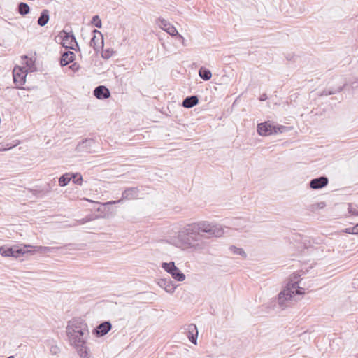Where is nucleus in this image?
<instances>
[{
	"label": "nucleus",
	"mask_w": 358,
	"mask_h": 358,
	"mask_svg": "<svg viewBox=\"0 0 358 358\" xmlns=\"http://www.w3.org/2000/svg\"><path fill=\"white\" fill-rule=\"evenodd\" d=\"M66 336L71 345L73 346L82 358H89L86 342L89 336L87 323L81 318H73L68 322Z\"/></svg>",
	"instance_id": "f257e3e1"
},
{
	"label": "nucleus",
	"mask_w": 358,
	"mask_h": 358,
	"mask_svg": "<svg viewBox=\"0 0 358 358\" xmlns=\"http://www.w3.org/2000/svg\"><path fill=\"white\" fill-rule=\"evenodd\" d=\"M201 237L203 236L196 233L192 224H189L178 231L176 245L182 250L202 252L207 248L208 244L201 239Z\"/></svg>",
	"instance_id": "f03ea898"
},
{
	"label": "nucleus",
	"mask_w": 358,
	"mask_h": 358,
	"mask_svg": "<svg viewBox=\"0 0 358 358\" xmlns=\"http://www.w3.org/2000/svg\"><path fill=\"white\" fill-rule=\"evenodd\" d=\"M300 281L294 275V280L291 279L278 295L277 302L281 309L290 306L295 295H303L305 294V289L299 286Z\"/></svg>",
	"instance_id": "7ed1b4c3"
},
{
	"label": "nucleus",
	"mask_w": 358,
	"mask_h": 358,
	"mask_svg": "<svg viewBox=\"0 0 358 358\" xmlns=\"http://www.w3.org/2000/svg\"><path fill=\"white\" fill-rule=\"evenodd\" d=\"M196 233H206L209 236L220 237L224 234L223 227L219 224H213L206 221L192 223Z\"/></svg>",
	"instance_id": "20e7f679"
},
{
	"label": "nucleus",
	"mask_w": 358,
	"mask_h": 358,
	"mask_svg": "<svg viewBox=\"0 0 358 358\" xmlns=\"http://www.w3.org/2000/svg\"><path fill=\"white\" fill-rule=\"evenodd\" d=\"M287 131L285 126H275L270 122H264L257 125V132L260 136H266L278 133H283Z\"/></svg>",
	"instance_id": "39448f33"
},
{
	"label": "nucleus",
	"mask_w": 358,
	"mask_h": 358,
	"mask_svg": "<svg viewBox=\"0 0 358 358\" xmlns=\"http://www.w3.org/2000/svg\"><path fill=\"white\" fill-rule=\"evenodd\" d=\"M161 266L166 272L169 273L174 280L179 282L185 280V275L181 272L173 262L169 263L163 262Z\"/></svg>",
	"instance_id": "423d86ee"
},
{
	"label": "nucleus",
	"mask_w": 358,
	"mask_h": 358,
	"mask_svg": "<svg viewBox=\"0 0 358 358\" xmlns=\"http://www.w3.org/2000/svg\"><path fill=\"white\" fill-rule=\"evenodd\" d=\"M140 190L138 187H127L122 194V199L117 201H111L106 204H115L119 203L122 200H132L138 199L139 198Z\"/></svg>",
	"instance_id": "0eeeda50"
},
{
	"label": "nucleus",
	"mask_w": 358,
	"mask_h": 358,
	"mask_svg": "<svg viewBox=\"0 0 358 358\" xmlns=\"http://www.w3.org/2000/svg\"><path fill=\"white\" fill-rule=\"evenodd\" d=\"M157 22L159 23V26L160 28L166 31L169 34L172 36H177L178 38L184 41V38L178 34L176 27L170 24L167 20L162 17H159Z\"/></svg>",
	"instance_id": "6e6552de"
},
{
	"label": "nucleus",
	"mask_w": 358,
	"mask_h": 358,
	"mask_svg": "<svg viewBox=\"0 0 358 358\" xmlns=\"http://www.w3.org/2000/svg\"><path fill=\"white\" fill-rule=\"evenodd\" d=\"M62 36V45L66 48V49H71L74 50H77L76 48H78V44L76 41L75 36L72 33H68L63 31Z\"/></svg>",
	"instance_id": "1a4fd4ad"
},
{
	"label": "nucleus",
	"mask_w": 358,
	"mask_h": 358,
	"mask_svg": "<svg viewBox=\"0 0 358 358\" xmlns=\"http://www.w3.org/2000/svg\"><path fill=\"white\" fill-rule=\"evenodd\" d=\"M13 76L16 87L22 89L21 86L26 82L27 71H23L22 68H15Z\"/></svg>",
	"instance_id": "9d476101"
},
{
	"label": "nucleus",
	"mask_w": 358,
	"mask_h": 358,
	"mask_svg": "<svg viewBox=\"0 0 358 358\" xmlns=\"http://www.w3.org/2000/svg\"><path fill=\"white\" fill-rule=\"evenodd\" d=\"M92 33L93 37L91 38L90 45L94 48L95 51L103 46V36L101 31L94 29Z\"/></svg>",
	"instance_id": "9b49d317"
},
{
	"label": "nucleus",
	"mask_w": 358,
	"mask_h": 358,
	"mask_svg": "<svg viewBox=\"0 0 358 358\" xmlns=\"http://www.w3.org/2000/svg\"><path fill=\"white\" fill-rule=\"evenodd\" d=\"M112 328V324L108 321H105L99 324L93 331V334L98 337L103 336L109 332Z\"/></svg>",
	"instance_id": "f8f14e48"
},
{
	"label": "nucleus",
	"mask_w": 358,
	"mask_h": 358,
	"mask_svg": "<svg viewBox=\"0 0 358 358\" xmlns=\"http://www.w3.org/2000/svg\"><path fill=\"white\" fill-rule=\"evenodd\" d=\"M329 180L326 176H320L317 178L312 179L309 183V186L313 189H319L324 187L328 185Z\"/></svg>",
	"instance_id": "ddd939ff"
},
{
	"label": "nucleus",
	"mask_w": 358,
	"mask_h": 358,
	"mask_svg": "<svg viewBox=\"0 0 358 358\" xmlns=\"http://www.w3.org/2000/svg\"><path fill=\"white\" fill-rule=\"evenodd\" d=\"M158 285L160 287L164 289L166 292L171 294L174 292L177 287L169 278L160 279Z\"/></svg>",
	"instance_id": "4468645a"
},
{
	"label": "nucleus",
	"mask_w": 358,
	"mask_h": 358,
	"mask_svg": "<svg viewBox=\"0 0 358 358\" xmlns=\"http://www.w3.org/2000/svg\"><path fill=\"white\" fill-rule=\"evenodd\" d=\"M189 340L194 344H196L198 331L194 324H189L185 328Z\"/></svg>",
	"instance_id": "2eb2a0df"
},
{
	"label": "nucleus",
	"mask_w": 358,
	"mask_h": 358,
	"mask_svg": "<svg viewBox=\"0 0 358 358\" xmlns=\"http://www.w3.org/2000/svg\"><path fill=\"white\" fill-rule=\"evenodd\" d=\"M94 95L99 99H107L110 96L109 90L103 85H99L95 87Z\"/></svg>",
	"instance_id": "dca6fc26"
},
{
	"label": "nucleus",
	"mask_w": 358,
	"mask_h": 358,
	"mask_svg": "<svg viewBox=\"0 0 358 358\" xmlns=\"http://www.w3.org/2000/svg\"><path fill=\"white\" fill-rule=\"evenodd\" d=\"M31 247V245H13L14 257L17 258L23 255L30 254L31 250L29 249V248Z\"/></svg>",
	"instance_id": "f3484780"
},
{
	"label": "nucleus",
	"mask_w": 358,
	"mask_h": 358,
	"mask_svg": "<svg viewBox=\"0 0 358 358\" xmlns=\"http://www.w3.org/2000/svg\"><path fill=\"white\" fill-rule=\"evenodd\" d=\"M75 59V54L71 51H65L62 54L60 64L62 66H66Z\"/></svg>",
	"instance_id": "a211bd4d"
},
{
	"label": "nucleus",
	"mask_w": 358,
	"mask_h": 358,
	"mask_svg": "<svg viewBox=\"0 0 358 358\" xmlns=\"http://www.w3.org/2000/svg\"><path fill=\"white\" fill-rule=\"evenodd\" d=\"M59 248H59V247L33 246V245H31V247L29 248V249L31 250V252L30 254H33L34 252H41V253L47 252H55Z\"/></svg>",
	"instance_id": "6ab92c4d"
},
{
	"label": "nucleus",
	"mask_w": 358,
	"mask_h": 358,
	"mask_svg": "<svg viewBox=\"0 0 358 358\" xmlns=\"http://www.w3.org/2000/svg\"><path fill=\"white\" fill-rule=\"evenodd\" d=\"M94 144L92 139H85L80 142L76 146V151L78 152H88L89 148Z\"/></svg>",
	"instance_id": "aec40b11"
},
{
	"label": "nucleus",
	"mask_w": 358,
	"mask_h": 358,
	"mask_svg": "<svg viewBox=\"0 0 358 358\" xmlns=\"http://www.w3.org/2000/svg\"><path fill=\"white\" fill-rule=\"evenodd\" d=\"M199 103L198 96L192 95L186 97L182 101V106L186 108H190L196 106Z\"/></svg>",
	"instance_id": "412c9836"
},
{
	"label": "nucleus",
	"mask_w": 358,
	"mask_h": 358,
	"mask_svg": "<svg viewBox=\"0 0 358 358\" xmlns=\"http://www.w3.org/2000/svg\"><path fill=\"white\" fill-rule=\"evenodd\" d=\"M49 19V10L47 9H44L41 11V15L38 19L37 23L39 26L43 27L48 24Z\"/></svg>",
	"instance_id": "4be33fe9"
},
{
	"label": "nucleus",
	"mask_w": 358,
	"mask_h": 358,
	"mask_svg": "<svg viewBox=\"0 0 358 358\" xmlns=\"http://www.w3.org/2000/svg\"><path fill=\"white\" fill-rule=\"evenodd\" d=\"M199 75L205 81L209 80L212 77L211 71L203 66L199 69Z\"/></svg>",
	"instance_id": "5701e85b"
},
{
	"label": "nucleus",
	"mask_w": 358,
	"mask_h": 358,
	"mask_svg": "<svg viewBox=\"0 0 358 358\" xmlns=\"http://www.w3.org/2000/svg\"><path fill=\"white\" fill-rule=\"evenodd\" d=\"M346 85V83H344L343 85L338 87L336 89H329V90H323L320 94V96H329L331 94H335L337 92H340L342 91L343 87Z\"/></svg>",
	"instance_id": "b1692460"
},
{
	"label": "nucleus",
	"mask_w": 358,
	"mask_h": 358,
	"mask_svg": "<svg viewBox=\"0 0 358 358\" xmlns=\"http://www.w3.org/2000/svg\"><path fill=\"white\" fill-rule=\"evenodd\" d=\"M0 254L3 257H14L13 246L7 248L5 246L0 247Z\"/></svg>",
	"instance_id": "393cba45"
},
{
	"label": "nucleus",
	"mask_w": 358,
	"mask_h": 358,
	"mask_svg": "<svg viewBox=\"0 0 358 358\" xmlns=\"http://www.w3.org/2000/svg\"><path fill=\"white\" fill-rule=\"evenodd\" d=\"M17 11L21 15L24 16L29 13L30 8L27 3L21 2L17 6Z\"/></svg>",
	"instance_id": "a878e982"
},
{
	"label": "nucleus",
	"mask_w": 358,
	"mask_h": 358,
	"mask_svg": "<svg viewBox=\"0 0 358 358\" xmlns=\"http://www.w3.org/2000/svg\"><path fill=\"white\" fill-rule=\"evenodd\" d=\"M325 206H326L325 202L321 201V202H318V203H315L309 205L307 207V210L309 211H311V212H315L319 209L324 208Z\"/></svg>",
	"instance_id": "bb28decb"
},
{
	"label": "nucleus",
	"mask_w": 358,
	"mask_h": 358,
	"mask_svg": "<svg viewBox=\"0 0 358 358\" xmlns=\"http://www.w3.org/2000/svg\"><path fill=\"white\" fill-rule=\"evenodd\" d=\"M71 180V174L69 173H65L63 174L59 178V185L61 187L66 186L70 180Z\"/></svg>",
	"instance_id": "cd10ccee"
},
{
	"label": "nucleus",
	"mask_w": 358,
	"mask_h": 358,
	"mask_svg": "<svg viewBox=\"0 0 358 358\" xmlns=\"http://www.w3.org/2000/svg\"><path fill=\"white\" fill-rule=\"evenodd\" d=\"M229 250H231V252L235 255H239L243 257H246V253L242 249V248H237L236 246H234V245H231L230 248H229Z\"/></svg>",
	"instance_id": "c85d7f7f"
},
{
	"label": "nucleus",
	"mask_w": 358,
	"mask_h": 358,
	"mask_svg": "<svg viewBox=\"0 0 358 358\" xmlns=\"http://www.w3.org/2000/svg\"><path fill=\"white\" fill-rule=\"evenodd\" d=\"M71 180H73V182L76 185H80L83 182V177L79 173L76 174H71Z\"/></svg>",
	"instance_id": "c756f323"
},
{
	"label": "nucleus",
	"mask_w": 358,
	"mask_h": 358,
	"mask_svg": "<svg viewBox=\"0 0 358 358\" xmlns=\"http://www.w3.org/2000/svg\"><path fill=\"white\" fill-rule=\"evenodd\" d=\"M357 206L353 203H348V213L352 215H358Z\"/></svg>",
	"instance_id": "7c9ffc66"
},
{
	"label": "nucleus",
	"mask_w": 358,
	"mask_h": 358,
	"mask_svg": "<svg viewBox=\"0 0 358 358\" xmlns=\"http://www.w3.org/2000/svg\"><path fill=\"white\" fill-rule=\"evenodd\" d=\"M92 23L97 28H101L102 24L101 20L99 15H94L92 17Z\"/></svg>",
	"instance_id": "2f4dec72"
},
{
	"label": "nucleus",
	"mask_w": 358,
	"mask_h": 358,
	"mask_svg": "<svg viewBox=\"0 0 358 358\" xmlns=\"http://www.w3.org/2000/svg\"><path fill=\"white\" fill-rule=\"evenodd\" d=\"M50 351L52 355H56L60 352V349L57 345L52 344L50 345Z\"/></svg>",
	"instance_id": "473e14b6"
},
{
	"label": "nucleus",
	"mask_w": 358,
	"mask_h": 358,
	"mask_svg": "<svg viewBox=\"0 0 358 358\" xmlns=\"http://www.w3.org/2000/svg\"><path fill=\"white\" fill-rule=\"evenodd\" d=\"M112 56V52H110L109 50H106L102 52V57L103 59H109Z\"/></svg>",
	"instance_id": "72a5a7b5"
},
{
	"label": "nucleus",
	"mask_w": 358,
	"mask_h": 358,
	"mask_svg": "<svg viewBox=\"0 0 358 358\" xmlns=\"http://www.w3.org/2000/svg\"><path fill=\"white\" fill-rule=\"evenodd\" d=\"M349 233L353 234H358V224L353 227L352 229H348Z\"/></svg>",
	"instance_id": "f704fd0d"
},
{
	"label": "nucleus",
	"mask_w": 358,
	"mask_h": 358,
	"mask_svg": "<svg viewBox=\"0 0 358 358\" xmlns=\"http://www.w3.org/2000/svg\"><path fill=\"white\" fill-rule=\"evenodd\" d=\"M70 69L74 71V72H76L79 70L80 69V65L77 63H73V64H71L70 66Z\"/></svg>",
	"instance_id": "c9c22d12"
},
{
	"label": "nucleus",
	"mask_w": 358,
	"mask_h": 358,
	"mask_svg": "<svg viewBox=\"0 0 358 358\" xmlns=\"http://www.w3.org/2000/svg\"><path fill=\"white\" fill-rule=\"evenodd\" d=\"M43 191H45L46 193L50 192L52 191L51 185L50 184L45 185L43 188Z\"/></svg>",
	"instance_id": "e433bc0d"
},
{
	"label": "nucleus",
	"mask_w": 358,
	"mask_h": 358,
	"mask_svg": "<svg viewBox=\"0 0 358 358\" xmlns=\"http://www.w3.org/2000/svg\"><path fill=\"white\" fill-rule=\"evenodd\" d=\"M266 99H267V96H266V94H262V95H261V96L259 97V100H260L261 101H265V100H266Z\"/></svg>",
	"instance_id": "4c0bfd02"
},
{
	"label": "nucleus",
	"mask_w": 358,
	"mask_h": 358,
	"mask_svg": "<svg viewBox=\"0 0 358 358\" xmlns=\"http://www.w3.org/2000/svg\"><path fill=\"white\" fill-rule=\"evenodd\" d=\"M233 221L234 222L233 224L236 225V222H241V220L239 218H235V219H234Z\"/></svg>",
	"instance_id": "58836bf2"
},
{
	"label": "nucleus",
	"mask_w": 358,
	"mask_h": 358,
	"mask_svg": "<svg viewBox=\"0 0 358 358\" xmlns=\"http://www.w3.org/2000/svg\"><path fill=\"white\" fill-rule=\"evenodd\" d=\"M87 221V220L86 219H82V220H80L79 221V222H80V224H84V223H85Z\"/></svg>",
	"instance_id": "ea45409f"
},
{
	"label": "nucleus",
	"mask_w": 358,
	"mask_h": 358,
	"mask_svg": "<svg viewBox=\"0 0 358 358\" xmlns=\"http://www.w3.org/2000/svg\"><path fill=\"white\" fill-rule=\"evenodd\" d=\"M6 148H3L2 147H0V151H2V150H6Z\"/></svg>",
	"instance_id": "a19ab883"
},
{
	"label": "nucleus",
	"mask_w": 358,
	"mask_h": 358,
	"mask_svg": "<svg viewBox=\"0 0 358 358\" xmlns=\"http://www.w3.org/2000/svg\"><path fill=\"white\" fill-rule=\"evenodd\" d=\"M8 358H13V356H10V357H8Z\"/></svg>",
	"instance_id": "79ce46f5"
}]
</instances>
